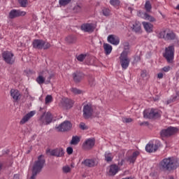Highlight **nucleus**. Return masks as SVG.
Segmentation results:
<instances>
[{"label": "nucleus", "mask_w": 179, "mask_h": 179, "mask_svg": "<svg viewBox=\"0 0 179 179\" xmlns=\"http://www.w3.org/2000/svg\"><path fill=\"white\" fill-rule=\"evenodd\" d=\"M45 163V159L43 157V155H40L38 157V160L35 162L33 166L32 169V175L31 176L30 179H36V177L37 176V174L43 170V168L44 167V164Z\"/></svg>", "instance_id": "obj_1"}, {"label": "nucleus", "mask_w": 179, "mask_h": 179, "mask_svg": "<svg viewBox=\"0 0 179 179\" xmlns=\"http://www.w3.org/2000/svg\"><path fill=\"white\" fill-rule=\"evenodd\" d=\"M161 169L164 171H171V170H176L177 169V165L173 158H165L161 162Z\"/></svg>", "instance_id": "obj_2"}, {"label": "nucleus", "mask_w": 179, "mask_h": 179, "mask_svg": "<svg viewBox=\"0 0 179 179\" xmlns=\"http://www.w3.org/2000/svg\"><path fill=\"white\" fill-rule=\"evenodd\" d=\"M159 38H164L166 41H170L171 40H176V34L170 29H164L161 31L158 35Z\"/></svg>", "instance_id": "obj_3"}, {"label": "nucleus", "mask_w": 179, "mask_h": 179, "mask_svg": "<svg viewBox=\"0 0 179 179\" xmlns=\"http://www.w3.org/2000/svg\"><path fill=\"white\" fill-rule=\"evenodd\" d=\"M174 45H170L165 48V52L164 53V58L166 59L169 64H172L174 60Z\"/></svg>", "instance_id": "obj_4"}, {"label": "nucleus", "mask_w": 179, "mask_h": 179, "mask_svg": "<svg viewBox=\"0 0 179 179\" xmlns=\"http://www.w3.org/2000/svg\"><path fill=\"white\" fill-rule=\"evenodd\" d=\"M143 115L145 118H149L152 120V118H160L162 117V112L157 109L145 110L143 112Z\"/></svg>", "instance_id": "obj_5"}, {"label": "nucleus", "mask_w": 179, "mask_h": 179, "mask_svg": "<svg viewBox=\"0 0 179 179\" xmlns=\"http://www.w3.org/2000/svg\"><path fill=\"white\" fill-rule=\"evenodd\" d=\"M178 132V129L176 127H169L167 129H164L160 131V135L162 138H170L173 136L175 134Z\"/></svg>", "instance_id": "obj_6"}, {"label": "nucleus", "mask_w": 179, "mask_h": 179, "mask_svg": "<svg viewBox=\"0 0 179 179\" xmlns=\"http://www.w3.org/2000/svg\"><path fill=\"white\" fill-rule=\"evenodd\" d=\"M32 45L34 48H36L37 50H47L51 47V45L48 43H45V41L41 39H35L33 41Z\"/></svg>", "instance_id": "obj_7"}, {"label": "nucleus", "mask_w": 179, "mask_h": 179, "mask_svg": "<svg viewBox=\"0 0 179 179\" xmlns=\"http://www.w3.org/2000/svg\"><path fill=\"white\" fill-rule=\"evenodd\" d=\"M40 125H48L52 122V114L50 112L43 113L38 120Z\"/></svg>", "instance_id": "obj_8"}, {"label": "nucleus", "mask_w": 179, "mask_h": 179, "mask_svg": "<svg viewBox=\"0 0 179 179\" xmlns=\"http://www.w3.org/2000/svg\"><path fill=\"white\" fill-rule=\"evenodd\" d=\"M120 59L122 69H127L131 62V60L128 58V51H123L120 55Z\"/></svg>", "instance_id": "obj_9"}, {"label": "nucleus", "mask_w": 179, "mask_h": 179, "mask_svg": "<svg viewBox=\"0 0 179 179\" xmlns=\"http://www.w3.org/2000/svg\"><path fill=\"white\" fill-rule=\"evenodd\" d=\"M2 57L3 59V61L6 64H8V65H13V64H15V59H16V57H15V55L10 51H5L2 54Z\"/></svg>", "instance_id": "obj_10"}, {"label": "nucleus", "mask_w": 179, "mask_h": 179, "mask_svg": "<svg viewBox=\"0 0 179 179\" xmlns=\"http://www.w3.org/2000/svg\"><path fill=\"white\" fill-rule=\"evenodd\" d=\"M59 106L64 110H69L73 106V101L68 98H62L59 103Z\"/></svg>", "instance_id": "obj_11"}, {"label": "nucleus", "mask_w": 179, "mask_h": 179, "mask_svg": "<svg viewBox=\"0 0 179 179\" xmlns=\"http://www.w3.org/2000/svg\"><path fill=\"white\" fill-rule=\"evenodd\" d=\"M83 115L85 120H89L93 115V106L92 104H87L83 106Z\"/></svg>", "instance_id": "obj_12"}, {"label": "nucleus", "mask_w": 179, "mask_h": 179, "mask_svg": "<svg viewBox=\"0 0 179 179\" xmlns=\"http://www.w3.org/2000/svg\"><path fill=\"white\" fill-rule=\"evenodd\" d=\"M20 16H26V11L13 9L8 14L9 19H16V17H20Z\"/></svg>", "instance_id": "obj_13"}, {"label": "nucleus", "mask_w": 179, "mask_h": 179, "mask_svg": "<svg viewBox=\"0 0 179 179\" xmlns=\"http://www.w3.org/2000/svg\"><path fill=\"white\" fill-rule=\"evenodd\" d=\"M56 128L59 132H65L66 131H69L72 128V123L66 120L62 122Z\"/></svg>", "instance_id": "obj_14"}, {"label": "nucleus", "mask_w": 179, "mask_h": 179, "mask_svg": "<svg viewBox=\"0 0 179 179\" xmlns=\"http://www.w3.org/2000/svg\"><path fill=\"white\" fill-rule=\"evenodd\" d=\"M47 76H48V72L42 71L38 73V76L36 78V81L38 85H44V83H45Z\"/></svg>", "instance_id": "obj_15"}, {"label": "nucleus", "mask_w": 179, "mask_h": 179, "mask_svg": "<svg viewBox=\"0 0 179 179\" xmlns=\"http://www.w3.org/2000/svg\"><path fill=\"white\" fill-rule=\"evenodd\" d=\"M80 29L85 33H93L94 31V25L92 23H85L81 25Z\"/></svg>", "instance_id": "obj_16"}, {"label": "nucleus", "mask_w": 179, "mask_h": 179, "mask_svg": "<svg viewBox=\"0 0 179 179\" xmlns=\"http://www.w3.org/2000/svg\"><path fill=\"white\" fill-rule=\"evenodd\" d=\"M51 156H55L56 157H63L65 155V151L62 148H56L50 151Z\"/></svg>", "instance_id": "obj_17"}, {"label": "nucleus", "mask_w": 179, "mask_h": 179, "mask_svg": "<svg viewBox=\"0 0 179 179\" xmlns=\"http://www.w3.org/2000/svg\"><path fill=\"white\" fill-rule=\"evenodd\" d=\"M36 115V110H31L29 113H28L26 115H24L22 120L20 122V125H23L30 120L32 117H34Z\"/></svg>", "instance_id": "obj_18"}, {"label": "nucleus", "mask_w": 179, "mask_h": 179, "mask_svg": "<svg viewBox=\"0 0 179 179\" xmlns=\"http://www.w3.org/2000/svg\"><path fill=\"white\" fill-rule=\"evenodd\" d=\"M85 78V74L80 71H76L73 73V79L76 83H79Z\"/></svg>", "instance_id": "obj_19"}, {"label": "nucleus", "mask_w": 179, "mask_h": 179, "mask_svg": "<svg viewBox=\"0 0 179 179\" xmlns=\"http://www.w3.org/2000/svg\"><path fill=\"white\" fill-rule=\"evenodd\" d=\"M86 167H94L97 166V161L95 159H87L82 162Z\"/></svg>", "instance_id": "obj_20"}, {"label": "nucleus", "mask_w": 179, "mask_h": 179, "mask_svg": "<svg viewBox=\"0 0 179 179\" xmlns=\"http://www.w3.org/2000/svg\"><path fill=\"white\" fill-rule=\"evenodd\" d=\"M94 146V141L92 138H88L83 145V149L85 150H90Z\"/></svg>", "instance_id": "obj_21"}, {"label": "nucleus", "mask_w": 179, "mask_h": 179, "mask_svg": "<svg viewBox=\"0 0 179 179\" xmlns=\"http://www.w3.org/2000/svg\"><path fill=\"white\" fill-rule=\"evenodd\" d=\"M108 42L113 45H118L120 44V38L115 35H109L108 36Z\"/></svg>", "instance_id": "obj_22"}, {"label": "nucleus", "mask_w": 179, "mask_h": 179, "mask_svg": "<svg viewBox=\"0 0 179 179\" xmlns=\"http://www.w3.org/2000/svg\"><path fill=\"white\" fill-rule=\"evenodd\" d=\"M159 149V145L157 144L148 143L145 146V150L148 153H153Z\"/></svg>", "instance_id": "obj_23"}, {"label": "nucleus", "mask_w": 179, "mask_h": 179, "mask_svg": "<svg viewBox=\"0 0 179 179\" xmlns=\"http://www.w3.org/2000/svg\"><path fill=\"white\" fill-rule=\"evenodd\" d=\"M142 24L147 33H153V24L150 22H143Z\"/></svg>", "instance_id": "obj_24"}, {"label": "nucleus", "mask_w": 179, "mask_h": 179, "mask_svg": "<svg viewBox=\"0 0 179 179\" xmlns=\"http://www.w3.org/2000/svg\"><path fill=\"white\" fill-rule=\"evenodd\" d=\"M140 153L138 151H135L132 153V155L131 156H129L128 157V162H129V163H132L134 164V163H135V162H136V159L137 157L139 156Z\"/></svg>", "instance_id": "obj_25"}, {"label": "nucleus", "mask_w": 179, "mask_h": 179, "mask_svg": "<svg viewBox=\"0 0 179 179\" xmlns=\"http://www.w3.org/2000/svg\"><path fill=\"white\" fill-rule=\"evenodd\" d=\"M10 96L15 101H17V100H19V97H20V92H19L17 90L13 89L10 90Z\"/></svg>", "instance_id": "obj_26"}, {"label": "nucleus", "mask_w": 179, "mask_h": 179, "mask_svg": "<svg viewBox=\"0 0 179 179\" xmlns=\"http://www.w3.org/2000/svg\"><path fill=\"white\" fill-rule=\"evenodd\" d=\"M118 166L115 164H112L110 166V169H109V175L110 176H115L118 173Z\"/></svg>", "instance_id": "obj_27"}, {"label": "nucleus", "mask_w": 179, "mask_h": 179, "mask_svg": "<svg viewBox=\"0 0 179 179\" xmlns=\"http://www.w3.org/2000/svg\"><path fill=\"white\" fill-rule=\"evenodd\" d=\"M179 100V93L177 92L176 95H173L167 101L166 105L171 104V103H175V101H178Z\"/></svg>", "instance_id": "obj_28"}, {"label": "nucleus", "mask_w": 179, "mask_h": 179, "mask_svg": "<svg viewBox=\"0 0 179 179\" xmlns=\"http://www.w3.org/2000/svg\"><path fill=\"white\" fill-rule=\"evenodd\" d=\"M133 30L135 31V33H142L141 22H136L133 24Z\"/></svg>", "instance_id": "obj_29"}, {"label": "nucleus", "mask_w": 179, "mask_h": 179, "mask_svg": "<svg viewBox=\"0 0 179 179\" xmlns=\"http://www.w3.org/2000/svg\"><path fill=\"white\" fill-rule=\"evenodd\" d=\"M104 157L105 161L107 162V163H110V162H113V159H114V155L110 152H106L104 154Z\"/></svg>", "instance_id": "obj_30"}, {"label": "nucleus", "mask_w": 179, "mask_h": 179, "mask_svg": "<svg viewBox=\"0 0 179 179\" xmlns=\"http://www.w3.org/2000/svg\"><path fill=\"white\" fill-rule=\"evenodd\" d=\"M103 50L106 54V55H108L111 54V52L113 51V46L108 43H104L103 44Z\"/></svg>", "instance_id": "obj_31"}, {"label": "nucleus", "mask_w": 179, "mask_h": 179, "mask_svg": "<svg viewBox=\"0 0 179 179\" xmlns=\"http://www.w3.org/2000/svg\"><path fill=\"white\" fill-rule=\"evenodd\" d=\"M143 19H145V20H148V22H156V18H155V17L148 14V13H145L143 14Z\"/></svg>", "instance_id": "obj_32"}, {"label": "nucleus", "mask_w": 179, "mask_h": 179, "mask_svg": "<svg viewBox=\"0 0 179 179\" xmlns=\"http://www.w3.org/2000/svg\"><path fill=\"white\" fill-rule=\"evenodd\" d=\"M79 142H80V138H79V136H73L71 141V145H78V143H79Z\"/></svg>", "instance_id": "obj_33"}, {"label": "nucleus", "mask_w": 179, "mask_h": 179, "mask_svg": "<svg viewBox=\"0 0 179 179\" xmlns=\"http://www.w3.org/2000/svg\"><path fill=\"white\" fill-rule=\"evenodd\" d=\"M72 0H59V5L60 6H66V5H69Z\"/></svg>", "instance_id": "obj_34"}, {"label": "nucleus", "mask_w": 179, "mask_h": 179, "mask_svg": "<svg viewBox=\"0 0 179 179\" xmlns=\"http://www.w3.org/2000/svg\"><path fill=\"white\" fill-rule=\"evenodd\" d=\"M110 5H112V6L117 8V6H120V3H121V1L120 0H110Z\"/></svg>", "instance_id": "obj_35"}, {"label": "nucleus", "mask_w": 179, "mask_h": 179, "mask_svg": "<svg viewBox=\"0 0 179 179\" xmlns=\"http://www.w3.org/2000/svg\"><path fill=\"white\" fill-rule=\"evenodd\" d=\"M145 9L146 12H150L152 10V4L150 3V1H147L145 4Z\"/></svg>", "instance_id": "obj_36"}, {"label": "nucleus", "mask_w": 179, "mask_h": 179, "mask_svg": "<svg viewBox=\"0 0 179 179\" xmlns=\"http://www.w3.org/2000/svg\"><path fill=\"white\" fill-rule=\"evenodd\" d=\"M102 13L103 16H110V15L111 14V10H109V8H103L102 9Z\"/></svg>", "instance_id": "obj_37"}, {"label": "nucleus", "mask_w": 179, "mask_h": 179, "mask_svg": "<svg viewBox=\"0 0 179 179\" xmlns=\"http://www.w3.org/2000/svg\"><path fill=\"white\" fill-rule=\"evenodd\" d=\"M18 1L22 8H26V6H27V3H29L27 0H18Z\"/></svg>", "instance_id": "obj_38"}, {"label": "nucleus", "mask_w": 179, "mask_h": 179, "mask_svg": "<svg viewBox=\"0 0 179 179\" xmlns=\"http://www.w3.org/2000/svg\"><path fill=\"white\" fill-rule=\"evenodd\" d=\"M45 104H49V103H52V96L47 95L45 99Z\"/></svg>", "instance_id": "obj_39"}, {"label": "nucleus", "mask_w": 179, "mask_h": 179, "mask_svg": "<svg viewBox=\"0 0 179 179\" xmlns=\"http://www.w3.org/2000/svg\"><path fill=\"white\" fill-rule=\"evenodd\" d=\"M66 41L67 43H72L75 42V36H69L66 38Z\"/></svg>", "instance_id": "obj_40"}, {"label": "nucleus", "mask_w": 179, "mask_h": 179, "mask_svg": "<svg viewBox=\"0 0 179 179\" xmlns=\"http://www.w3.org/2000/svg\"><path fill=\"white\" fill-rule=\"evenodd\" d=\"M85 58H86V55L80 54L77 56V59L80 62H83V61H85Z\"/></svg>", "instance_id": "obj_41"}, {"label": "nucleus", "mask_w": 179, "mask_h": 179, "mask_svg": "<svg viewBox=\"0 0 179 179\" xmlns=\"http://www.w3.org/2000/svg\"><path fill=\"white\" fill-rule=\"evenodd\" d=\"M122 121L125 124H129V122H132L134 120L131 117H122Z\"/></svg>", "instance_id": "obj_42"}, {"label": "nucleus", "mask_w": 179, "mask_h": 179, "mask_svg": "<svg viewBox=\"0 0 179 179\" xmlns=\"http://www.w3.org/2000/svg\"><path fill=\"white\" fill-rule=\"evenodd\" d=\"M79 128L80 129H83V131H85L86 129H89V127L87 126H86V124H85L84 122H80V123Z\"/></svg>", "instance_id": "obj_43"}, {"label": "nucleus", "mask_w": 179, "mask_h": 179, "mask_svg": "<svg viewBox=\"0 0 179 179\" xmlns=\"http://www.w3.org/2000/svg\"><path fill=\"white\" fill-rule=\"evenodd\" d=\"M63 173H65L66 174L68 173H71V167L69 166H64L62 168Z\"/></svg>", "instance_id": "obj_44"}, {"label": "nucleus", "mask_w": 179, "mask_h": 179, "mask_svg": "<svg viewBox=\"0 0 179 179\" xmlns=\"http://www.w3.org/2000/svg\"><path fill=\"white\" fill-rule=\"evenodd\" d=\"M71 92L74 93V94H80V93H82V91H80V90H78L77 88H72Z\"/></svg>", "instance_id": "obj_45"}, {"label": "nucleus", "mask_w": 179, "mask_h": 179, "mask_svg": "<svg viewBox=\"0 0 179 179\" xmlns=\"http://www.w3.org/2000/svg\"><path fill=\"white\" fill-rule=\"evenodd\" d=\"M123 45H124V51H127V52H128V50H129V43L124 42Z\"/></svg>", "instance_id": "obj_46"}, {"label": "nucleus", "mask_w": 179, "mask_h": 179, "mask_svg": "<svg viewBox=\"0 0 179 179\" xmlns=\"http://www.w3.org/2000/svg\"><path fill=\"white\" fill-rule=\"evenodd\" d=\"M68 155H72L73 153V149L71 147H68L66 149Z\"/></svg>", "instance_id": "obj_47"}, {"label": "nucleus", "mask_w": 179, "mask_h": 179, "mask_svg": "<svg viewBox=\"0 0 179 179\" xmlns=\"http://www.w3.org/2000/svg\"><path fill=\"white\" fill-rule=\"evenodd\" d=\"M74 10H75L76 12H80V11L82 10V7H81L80 6H79V5L76 6L74 7Z\"/></svg>", "instance_id": "obj_48"}, {"label": "nucleus", "mask_w": 179, "mask_h": 179, "mask_svg": "<svg viewBox=\"0 0 179 179\" xmlns=\"http://www.w3.org/2000/svg\"><path fill=\"white\" fill-rule=\"evenodd\" d=\"M89 83L90 85V86H94V78L93 77H91L89 79Z\"/></svg>", "instance_id": "obj_49"}, {"label": "nucleus", "mask_w": 179, "mask_h": 179, "mask_svg": "<svg viewBox=\"0 0 179 179\" xmlns=\"http://www.w3.org/2000/svg\"><path fill=\"white\" fill-rule=\"evenodd\" d=\"M170 69H171V67H170V66H164V68H162V71L164 72H169L170 71Z\"/></svg>", "instance_id": "obj_50"}, {"label": "nucleus", "mask_w": 179, "mask_h": 179, "mask_svg": "<svg viewBox=\"0 0 179 179\" xmlns=\"http://www.w3.org/2000/svg\"><path fill=\"white\" fill-rule=\"evenodd\" d=\"M52 78H54V74H50L49 76V77L48 78V82L50 83V82L51 81V79H52Z\"/></svg>", "instance_id": "obj_51"}, {"label": "nucleus", "mask_w": 179, "mask_h": 179, "mask_svg": "<svg viewBox=\"0 0 179 179\" xmlns=\"http://www.w3.org/2000/svg\"><path fill=\"white\" fill-rule=\"evenodd\" d=\"M157 78L158 79H163V73H159L157 74Z\"/></svg>", "instance_id": "obj_52"}, {"label": "nucleus", "mask_w": 179, "mask_h": 179, "mask_svg": "<svg viewBox=\"0 0 179 179\" xmlns=\"http://www.w3.org/2000/svg\"><path fill=\"white\" fill-rule=\"evenodd\" d=\"M142 78H146V71H143L141 73Z\"/></svg>", "instance_id": "obj_53"}, {"label": "nucleus", "mask_w": 179, "mask_h": 179, "mask_svg": "<svg viewBox=\"0 0 179 179\" xmlns=\"http://www.w3.org/2000/svg\"><path fill=\"white\" fill-rule=\"evenodd\" d=\"M13 179H20L19 178V174H15Z\"/></svg>", "instance_id": "obj_54"}, {"label": "nucleus", "mask_w": 179, "mask_h": 179, "mask_svg": "<svg viewBox=\"0 0 179 179\" xmlns=\"http://www.w3.org/2000/svg\"><path fill=\"white\" fill-rule=\"evenodd\" d=\"M176 79H179V71L176 73Z\"/></svg>", "instance_id": "obj_55"}, {"label": "nucleus", "mask_w": 179, "mask_h": 179, "mask_svg": "<svg viewBox=\"0 0 179 179\" xmlns=\"http://www.w3.org/2000/svg\"><path fill=\"white\" fill-rule=\"evenodd\" d=\"M71 167H72V169H73L75 167V164L74 163H71Z\"/></svg>", "instance_id": "obj_56"}, {"label": "nucleus", "mask_w": 179, "mask_h": 179, "mask_svg": "<svg viewBox=\"0 0 179 179\" xmlns=\"http://www.w3.org/2000/svg\"><path fill=\"white\" fill-rule=\"evenodd\" d=\"M176 9H178V10H179V5H178V6H176Z\"/></svg>", "instance_id": "obj_57"}, {"label": "nucleus", "mask_w": 179, "mask_h": 179, "mask_svg": "<svg viewBox=\"0 0 179 179\" xmlns=\"http://www.w3.org/2000/svg\"><path fill=\"white\" fill-rule=\"evenodd\" d=\"M1 169H2V164L1 163H0V170H1Z\"/></svg>", "instance_id": "obj_58"}, {"label": "nucleus", "mask_w": 179, "mask_h": 179, "mask_svg": "<svg viewBox=\"0 0 179 179\" xmlns=\"http://www.w3.org/2000/svg\"><path fill=\"white\" fill-rule=\"evenodd\" d=\"M169 179H174V178L173 176H171Z\"/></svg>", "instance_id": "obj_59"}]
</instances>
